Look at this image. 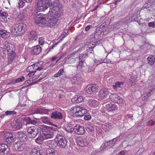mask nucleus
Here are the masks:
<instances>
[{"label": "nucleus", "instance_id": "nucleus-1", "mask_svg": "<svg viewBox=\"0 0 155 155\" xmlns=\"http://www.w3.org/2000/svg\"><path fill=\"white\" fill-rule=\"evenodd\" d=\"M48 15V16L46 18H44L40 15H35L34 18L36 24L39 25H42L50 27L55 25L58 20L57 18L49 14V13Z\"/></svg>", "mask_w": 155, "mask_h": 155}, {"label": "nucleus", "instance_id": "nucleus-2", "mask_svg": "<svg viewBox=\"0 0 155 155\" xmlns=\"http://www.w3.org/2000/svg\"><path fill=\"white\" fill-rule=\"evenodd\" d=\"M51 4L53 7L51 10L50 8V11L49 12V14L51 15L55 18H57L58 20L61 14L60 11L62 6L61 2L59 0H56L52 3L51 2Z\"/></svg>", "mask_w": 155, "mask_h": 155}, {"label": "nucleus", "instance_id": "nucleus-3", "mask_svg": "<svg viewBox=\"0 0 155 155\" xmlns=\"http://www.w3.org/2000/svg\"><path fill=\"white\" fill-rule=\"evenodd\" d=\"M2 45L3 48L8 51V64L11 63L15 58L16 55L15 52L13 51V49L14 48L13 45L9 43L8 41H5L3 42Z\"/></svg>", "mask_w": 155, "mask_h": 155}, {"label": "nucleus", "instance_id": "nucleus-4", "mask_svg": "<svg viewBox=\"0 0 155 155\" xmlns=\"http://www.w3.org/2000/svg\"><path fill=\"white\" fill-rule=\"evenodd\" d=\"M55 139L56 142L55 140H51L48 141V143L51 144V146L50 147L52 148H55L57 144L61 148H65L67 145L68 141L64 137L60 135H58Z\"/></svg>", "mask_w": 155, "mask_h": 155}, {"label": "nucleus", "instance_id": "nucleus-5", "mask_svg": "<svg viewBox=\"0 0 155 155\" xmlns=\"http://www.w3.org/2000/svg\"><path fill=\"white\" fill-rule=\"evenodd\" d=\"M71 109L72 116L74 117H81L87 113L85 108L79 106H74Z\"/></svg>", "mask_w": 155, "mask_h": 155}, {"label": "nucleus", "instance_id": "nucleus-6", "mask_svg": "<svg viewBox=\"0 0 155 155\" xmlns=\"http://www.w3.org/2000/svg\"><path fill=\"white\" fill-rule=\"evenodd\" d=\"M51 0H36V9L38 11H45L50 6Z\"/></svg>", "mask_w": 155, "mask_h": 155}, {"label": "nucleus", "instance_id": "nucleus-7", "mask_svg": "<svg viewBox=\"0 0 155 155\" xmlns=\"http://www.w3.org/2000/svg\"><path fill=\"white\" fill-rule=\"evenodd\" d=\"M38 129L40 131H42L43 137L44 139H46L53 138L54 133L49 127L42 125L39 127Z\"/></svg>", "mask_w": 155, "mask_h": 155}, {"label": "nucleus", "instance_id": "nucleus-8", "mask_svg": "<svg viewBox=\"0 0 155 155\" xmlns=\"http://www.w3.org/2000/svg\"><path fill=\"white\" fill-rule=\"evenodd\" d=\"M26 25L23 23L16 24L12 28V32L16 35H20L24 33L26 29Z\"/></svg>", "mask_w": 155, "mask_h": 155}, {"label": "nucleus", "instance_id": "nucleus-9", "mask_svg": "<svg viewBox=\"0 0 155 155\" xmlns=\"http://www.w3.org/2000/svg\"><path fill=\"white\" fill-rule=\"evenodd\" d=\"M28 137L30 138L35 137L38 133V128L34 126L29 127L27 130Z\"/></svg>", "mask_w": 155, "mask_h": 155}, {"label": "nucleus", "instance_id": "nucleus-10", "mask_svg": "<svg viewBox=\"0 0 155 155\" xmlns=\"http://www.w3.org/2000/svg\"><path fill=\"white\" fill-rule=\"evenodd\" d=\"M117 138L113 139L110 141H107L105 143H103L101 146V150H104L110 147H112L117 140Z\"/></svg>", "mask_w": 155, "mask_h": 155}, {"label": "nucleus", "instance_id": "nucleus-11", "mask_svg": "<svg viewBox=\"0 0 155 155\" xmlns=\"http://www.w3.org/2000/svg\"><path fill=\"white\" fill-rule=\"evenodd\" d=\"M3 138L8 144H12L15 140V138L12 133H6L4 134Z\"/></svg>", "mask_w": 155, "mask_h": 155}, {"label": "nucleus", "instance_id": "nucleus-12", "mask_svg": "<svg viewBox=\"0 0 155 155\" xmlns=\"http://www.w3.org/2000/svg\"><path fill=\"white\" fill-rule=\"evenodd\" d=\"M13 145L15 150L19 151H23L26 147L25 144L22 141H17Z\"/></svg>", "mask_w": 155, "mask_h": 155}, {"label": "nucleus", "instance_id": "nucleus-13", "mask_svg": "<svg viewBox=\"0 0 155 155\" xmlns=\"http://www.w3.org/2000/svg\"><path fill=\"white\" fill-rule=\"evenodd\" d=\"M76 140L77 144L82 147L87 146L89 143L87 139L84 137L77 138Z\"/></svg>", "mask_w": 155, "mask_h": 155}, {"label": "nucleus", "instance_id": "nucleus-14", "mask_svg": "<svg viewBox=\"0 0 155 155\" xmlns=\"http://www.w3.org/2000/svg\"><path fill=\"white\" fill-rule=\"evenodd\" d=\"M41 62H37L28 67L27 69V71H28L32 69L34 70V71H35L36 72L37 71H41L42 69V66L40 64Z\"/></svg>", "mask_w": 155, "mask_h": 155}, {"label": "nucleus", "instance_id": "nucleus-15", "mask_svg": "<svg viewBox=\"0 0 155 155\" xmlns=\"http://www.w3.org/2000/svg\"><path fill=\"white\" fill-rule=\"evenodd\" d=\"M111 101L117 103H121L122 102V98L117 94H111L110 96Z\"/></svg>", "mask_w": 155, "mask_h": 155}, {"label": "nucleus", "instance_id": "nucleus-16", "mask_svg": "<svg viewBox=\"0 0 155 155\" xmlns=\"http://www.w3.org/2000/svg\"><path fill=\"white\" fill-rule=\"evenodd\" d=\"M51 117L55 120H60L62 119L63 115L61 112L58 111H55L52 113Z\"/></svg>", "mask_w": 155, "mask_h": 155}, {"label": "nucleus", "instance_id": "nucleus-17", "mask_svg": "<svg viewBox=\"0 0 155 155\" xmlns=\"http://www.w3.org/2000/svg\"><path fill=\"white\" fill-rule=\"evenodd\" d=\"M27 37L29 41H32L33 40H35L37 37V33L35 31L32 30L28 32Z\"/></svg>", "mask_w": 155, "mask_h": 155}, {"label": "nucleus", "instance_id": "nucleus-18", "mask_svg": "<svg viewBox=\"0 0 155 155\" xmlns=\"http://www.w3.org/2000/svg\"><path fill=\"white\" fill-rule=\"evenodd\" d=\"M74 130L75 133L78 135L83 134L85 132L84 127L79 125L75 126L74 127Z\"/></svg>", "mask_w": 155, "mask_h": 155}, {"label": "nucleus", "instance_id": "nucleus-19", "mask_svg": "<svg viewBox=\"0 0 155 155\" xmlns=\"http://www.w3.org/2000/svg\"><path fill=\"white\" fill-rule=\"evenodd\" d=\"M109 94V92L107 89L105 88H103L99 93V95L101 99L106 97Z\"/></svg>", "mask_w": 155, "mask_h": 155}, {"label": "nucleus", "instance_id": "nucleus-20", "mask_svg": "<svg viewBox=\"0 0 155 155\" xmlns=\"http://www.w3.org/2000/svg\"><path fill=\"white\" fill-rule=\"evenodd\" d=\"M16 135L19 139L22 141H26L27 140V136L22 131L16 133Z\"/></svg>", "mask_w": 155, "mask_h": 155}, {"label": "nucleus", "instance_id": "nucleus-21", "mask_svg": "<svg viewBox=\"0 0 155 155\" xmlns=\"http://www.w3.org/2000/svg\"><path fill=\"white\" fill-rule=\"evenodd\" d=\"M102 29H99L98 28H96V32L91 35V36L92 38L94 37L96 39H98L100 38L101 37V35H102V32H101Z\"/></svg>", "mask_w": 155, "mask_h": 155}, {"label": "nucleus", "instance_id": "nucleus-22", "mask_svg": "<svg viewBox=\"0 0 155 155\" xmlns=\"http://www.w3.org/2000/svg\"><path fill=\"white\" fill-rule=\"evenodd\" d=\"M12 126L13 127L18 129L21 127L22 124L20 120L17 119L13 121Z\"/></svg>", "mask_w": 155, "mask_h": 155}, {"label": "nucleus", "instance_id": "nucleus-23", "mask_svg": "<svg viewBox=\"0 0 155 155\" xmlns=\"http://www.w3.org/2000/svg\"><path fill=\"white\" fill-rule=\"evenodd\" d=\"M41 49L40 46L37 45L34 47L32 51V54L34 55H37L39 54L41 51Z\"/></svg>", "mask_w": 155, "mask_h": 155}, {"label": "nucleus", "instance_id": "nucleus-24", "mask_svg": "<svg viewBox=\"0 0 155 155\" xmlns=\"http://www.w3.org/2000/svg\"><path fill=\"white\" fill-rule=\"evenodd\" d=\"M7 13L6 12L4 11L1 12L0 14V21L2 22H6L7 21Z\"/></svg>", "mask_w": 155, "mask_h": 155}, {"label": "nucleus", "instance_id": "nucleus-25", "mask_svg": "<svg viewBox=\"0 0 155 155\" xmlns=\"http://www.w3.org/2000/svg\"><path fill=\"white\" fill-rule=\"evenodd\" d=\"M81 81V78L80 76L78 74L74 76L71 79V81L73 84H77Z\"/></svg>", "mask_w": 155, "mask_h": 155}, {"label": "nucleus", "instance_id": "nucleus-26", "mask_svg": "<svg viewBox=\"0 0 155 155\" xmlns=\"http://www.w3.org/2000/svg\"><path fill=\"white\" fill-rule=\"evenodd\" d=\"M16 0H4L3 1L4 4L3 5L6 8H8L11 5H12Z\"/></svg>", "mask_w": 155, "mask_h": 155}, {"label": "nucleus", "instance_id": "nucleus-27", "mask_svg": "<svg viewBox=\"0 0 155 155\" xmlns=\"http://www.w3.org/2000/svg\"><path fill=\"white\" fill-rule=\"evenodd\" d=\"M97 90V86L96 84H93L91 87L88 88L87 91L88 94H91L92 92H96Z\"/></svg>", "mask_w": 155, "mask_h": 155}, {"label": "nucleus", "instance_id": "nucleus-28", "mask_svg": "<svg viewBox=\"0 0 155 155\" xmlns=\"http://www.w3.org/2000/svg\"><path fill=\"white\" fill-rule=\"evenodd\" d=\"M47 155H58L57 150L54 149L49 148L46 150Z\"/></svg>", "mask_w": 155, "mask_h": 155}, {"label": "nucleus", "instance_id": "nucleus-29", "mask_svg": "<svg viewBox=\"0 0 155 155\" xmlns=\"http://www.w3.org/2000/svg\"><path fill=\"white\" fill-rule=\"evenodd\" d=\"M8 148L7 145L4 143L0 144V155H4L5 153V151Z\"/></svg>", "mask_w": 155, "mask_h": 155}, {"label": "nucleus", "instance_id": "nucleus-30", "mask_svg": "<svg viewBox=\"0 0 155 155\" xmlns=\"http://www.w3.org/2000/svg\"><path fill=\"white\" fill-rule=\"evenodd\" d=\"M10 33L5 30H0V36L4 38H6L10 36Z\"/></svg>", "mask_w": 155, "mask_h": 155}, {"label": "nucleus", "instance_id": "nucleus-31", "mask_svg": "<svg viewBox=\"0 0 155 155\" xmlns=\"http://www.w3.org/2000/svg\"><path fill=\"white\" fill-rule=\"evenodd\" d=\"M123 84L124 82H123L117 81L115 83L114 85H113L112 87L113 89L115 91H117L118 89L121 88V85H123Z\"/></svg>", "mask_w": 155, "mask_h": 155}, {"label": "nucleus", "instance_id": "nucleus-32", "mask_svg": "<svg viewBox=\"0 0 155 155\" xmlns=\"http://www.w3.org/2000/svg\"><path fill=\"white\" fill-rule=\"evenodd\" d=\"M50 111V110L48 109H46L45 108H41V109H37V113L40 114H48V112Z\"/></svg>", "mask_w": 155, "mask_h": 155}, {"label": "nucleus", "instance_id": "nucleus-33", "mask_svg": "<svg viewBox=\"0 0 155 155\" xmlns=\"http://www.w3.org/2000/svg\"><path fill=\"white\" fill-rule=\"evenodd\" d=\"M31 154V155H45L44 153L39 151L35 148L32 149Z\"/></svg>", "mask_w": 155, "mask_h": 155}, {"label": "nucleus", "instance_id": "nucleus-34", "mask_svg": "<svg viewBox=\"0 0 155 155\" xmlns=\"http://www.w3.org/2000/svg\"><path fill=\"white\" fill-rule=\"evenodd\" d=\"M107 109L109 111L114 110L116 108V106L114 104L109 103L106 105Z\"/></svg>", "mask_w": 155, "mask_h": 155}, {"label": "nucleus", "instance_id": "nucleus-35", "mask_svg": "<svg viewBox=\"0 0 155 155\" xmlns=\"http://www.w3.org/2000/svg\"><path fill=\"white\" fill-rule=\"evenodd\" d=\"M40 120L45 124L49 125H51V123L50 121V118L48 117H42L41 118Z\"/></svg>", "mask_w": 155, "mask_h": 155}, {"label": "nucleus", "instance_id": "nucleus-36", "mask_svg": "<svg viewBox=\"0 0 155 155\" xmlns=\"http://www.w3.org/2000/svg\"><path fill=\"white\" fill-rule=\"evenodd\" d=\"M147 59L148 61V64L150 65H153L154 62H155V57L152 55H150L148 57Z\"/></svg>", "mask_w": 155, "mask_h": 155}, {"label": "nucleus", "instance_id": "nucleus-37", "mask_svg": "<svg viewBox=\"0 0 155 155\" xmlns=\"http://www.w3.org/2000/svg\"><path fill=\"white\" fill-rule=\"evenodd\" d=\"M74 99L75 100V102L76 103H79L82 101L83 98L82 96L77 95L75 96Z\"/></svg>", "mask_w": 155, "mask_h": 155}, {"label": "nucleus", "instance_id": "nucleus-38", "mask_svg": "<svg viewBox=\"0 0 155 155\" xmlns=\"http://www.w3.org/2000/svg\"><path fill=\"white\" fill-rule=\"evenodd\" d=\"M111 125L110 124L106 123L102 125V128L105 131L108 130L110 128Z\"/></svg>", "mask_w": 155, "mask_h": 155}, {"label": "nucleus", "instance_id": "nucleus-39", "mask_svg": "<svg viewBox=\"0 0 155 155\" xmlns=\"http://www.w3.org/2000/svg\"><path fill=\"white\" fill-rule=\"evenodd\" d=\"M94 62L96 65V66L95 65L93 66V68H95L96 66H97L98 65L104 62V60L100 59H95V60H94Z\"/></svg>", "mask_w": 155, "mask_h": 155}, {"label": "nucleus", "instance_id": "nucleus-40", "mask_svg": "<svg viewBox=\"0 0 155 155\" xmlns=\"http://www.w3.org/2000/svg\"><path fill=\"white\" fill-rule=\"evenodd\" d=\"M44 139V138L43 137V135L42 136L40 135L35 139V140L37 143L41 144L43 140Z\"/></svg>", "mask_w": 155, "mask_h": 155}, {"label": "nucleus", "instance_id": "nucleus-41", "mask_svg": "<svg viewBox=\"0 0 155 155\" xmlns=\"http://www.w3.org/2000/svg\"><path fill=\"white\" fill-rule=\"evenodd\" d=\"M64 72V69L63 68L61 69L57 73L54 75V77L56 78L59 77L62 75Z\"/></svg>", "mask_w": 155, "mask_h": 155}, {"label": "nucleus", "instance_id": "nucleus-42", "mask_svg": "<svg viewBox=\"0 0 155 155\" xmlns=\"http://www.w3.org/2000/svg\"><path fill=\"white\" fill-rule=\"evenodd\" d=\"M89 104L91 106L95 107L97 104V101L94 100H91L89 102Z\"/></svg>", "mask_w": 155, "mask_h": 155}, {"label": "nucleus", "instance_id": "nucleus-43", "mask_svg": "<svg viewBox=\"0 0 155 155\" xmlns=\"http://www.w3.org/2000/svg\"><path fill=\"white\" fill-rule=\"evenodd\" d=\"M152 2H149V1L146 2L144 5L143 7L144 8H147L150 7L152 5Z\"/></svg>", "mask_w": 155, "mask_h": 155}, {"label": "nucleus", "instance_id": "nucleus-44", "mask_svg": "<svg viewBox=\"0 0 155 155\" xmlns=\"http://www.w3.org/2000/svg\"><path fill=\"white\" fill-rule=\"evenodd\" d=\"M6 115H15L16 114V112L15 111H7L5 112Z\"/></svg>", "mask_w": 155, "mask_h": 155}, {"label": "nucleus", "instance_id": "nucleus-45", "mask_svg": "<svg viewBox=\"0 0 155 155\" xmlns=\"http://www.w3.org/2000/svg\"><path fill=\"white\" fill-rule=\"evenodd\" d=\"M86 56V54H80L79 56L80 60H81V61H84V59Z\"/></svg>", "mask_w": 155, "mask_h": 155}, {"label": "nucleus", "instance_id": "nucleus-46", "mask_svg": "<svg viewBox=\"0 0 155 155\" xmlns=\"http://www.w3.org/2000/svg\"><path fill=\"white\" fill-rule=\"evenodd\" d=\"M24 0H19L18 2V6L20 8L23 7L25 5V2H24Z\"/></svg>", "mask_w": 155, "mask_h": 155}, {"label": "nucleus", "instance_id": "nucleus-47", "mask_svg": "<svg viewBox=\"0 0 155 155\" xmlns=\"http://www.w3.org/2000/svg\"><path fill=\"white\" fill-rule=\"evenodd\" d=\"M25 79V78L24 76H21L19 78L17 79L16 81L15 82L17 83L19 82H20L22 81H24Z\"/></svg>", "mask_w": 155, "mask_h": 155}, {"label": "nucleus", "instance_id": "nucleus-48", "mask_svg": "<svg viewBox=\"0 0 155 155\" xmlns=\"http://www.w3.org/2000/svg\"><path fill=\"white\" fill-rule=\"evenodd\" d=\"M39 43L41 45H43L44 43V38L43 37H41L39 39Z\"/></svg>", "mask_w": 155, "mask_h": 155}, {"label": "nucleus", "instance_id": "nucleus-49", "mask_svg": "<svg viewBox=\"0 0 155 155\" xmlns=\"http://www.w3.org/2000/svg\"><path fill=\"white\" fill-rule=\"evenodd\" d=\"M29 71V73L28 74V75L29 77H31L33 76L35 74L36 72L35 71Z\"/></svg>", "mask_w": 155, "mask_h": 155}, {"label": "nucleus", "instance_id": "nucleus-50", "mask_svg": "<svg viewBox=\"0 0 155 155\" xmlns=\"http://www.w3.org/2000/svg\"><path fill=\"white\" fill-rule=\"evenodd\" d=\"M66 53L65 52H64L62 54H61V56L60 57V58H58L57 60L56 61V63H56L58 62L61 58H63L64 56H65L66 55Z\"/></svg>", "mask_w": 155, "mask_h": 155}, {"label": "nucleus", "instance_id": "nucleus-51", "mask_svg": "<svg viewBox=\"0 0 155 155\" xmlns=\"http://www.w3.org/2000/svg\"><path fill=\"white\" fill-rule=\"evenodd\" d=\"M144 150V149L143 148H140L137 152V153L138 154H141L143 152Z\"/></svg>", "mask_w": 155, "mask_h": 155}, {"label": "nucleus", "instance_id": "nucleus-52", "mask_svg": "<svg viewBox=\"0 0 155 155\" xmlns=\"http://www.w3.org/2000/svg\"><path fill=\"white\" fill-rule=\"evenodd\" d=\"M155 124V122L152 120H150L147 123V125L150 126L153 125Z\"/></svg>", "mask_w": 155, "mask_h": 155}, {"label": "nucleus", "instance_id": "nucleus-53", "mask_svg": "<svg viewBox=\"0 0 155 155\" xmlns=\"http://www.w3.org/2000/svg\"><path fill=\"white\" fill-rule=\"evenodd\" d=\"M148 26L149 27H155V22H150L148 23Z\"/></svg>", "mask_w": 155, "mask_h": 155}, {"label": "nucleus", "instance_id": "nucleus-54", "mask_svg": "<svg viewBox=\"0 0 155 155\" xmlns=\"http://www.w3.org/2000/svg\"><path fill=\"white\" fill-rule=\"evenodd\" d=\"M60 42H58L54 44L52 46H51L50 48H49V50L48 51H48H50L56 45H57Z\"/></svg>", "mask_w": 155, "mask_h": 155}, {"label": "nucleus", "instance_id": "nucleus-55", "mask_svg": "<svg viewBox=\"0 0 155 155\" xmlns=\"http://www.w3.org/2000/svg\"><path fill=\"white\" fill-rule=\"evenodd\" d=\"M26 11L25 10H24L23 11L20 12V15H22V17H24L26 15Z\"/></svg>", "mask_w": 155, "mask_h": 155}, {"label": "nucleus", "instance_id": "nucleus-56", "mask_svg": "<svg viewBox=\"0 0 155 155\" xmlns=\"http://www.w3.org/2000/svg\"><path fill=\"white\" fill-rule=\"evenodd\" d=\"M91 116L90 115H85L84 116V118L85 120H89L91 119Z\"/></svg>", "mask_w": 155, "mask_h": 155}, {"label": "nucleus", "instance_id": "nucleus-57", "mask_svg": "<svg viewBox=\"0 0 155 155\" xmlns=\"http://www.w3.org/2000/svg\"><path fill=\"white\" fill-rule=\"evenodd\" d=\"M130 81H134L135 82L136 81V78L135 77L131 76L130 77Z\"/></svg>", "mask_w": 155, "mask_h": 155}, {"label": "nucleus", "instance_id": "nucleus-58", "mask_svg": "<svg viewBox=\"0 0 155 155\" xmlns=\"http://www.w3.org/2000/svg\"><path fill=\"white\" fill-rule=\"evenodd\" d=\"M91 27L92 25H89L87 26L85 28V30L86 31H88L91 29Z\"/></svg>", "mask_w": 155, "mask_h": 155}, {"label": "nucleus", "instance_id": "nucleus-59", "mask_svg": "<svg viewBox=\"0 0 155 155\" xmlns=\"http://www.w3.org/2000/svg\"><path fill=\"white\" fill-rule=\"evenodd\" d=\"M30 123L32 124H35L37 123V121L35 120H30Z\"/></svg>", "mask_w": 155, "mask_h": 155}, {"label": "nucleus", "instance_id": "nucleus-60", "mask_svg": "<svg viewBox=\"0 0 155 155\" xmlns=\"http://www.w3.org/2000/svg\"><path fill=\"white\" fill-rule=\"evenodd\" d=\"M80 61L79 62V65L80 66H83V64L84 61H81V60H80Z\"/></svg>", "mask_w": 155, "mask_h": 155}, {"label": "nucleus", "instance_id": "nucleus-61", "mask_svg": "<svg viewBox=\"0 0 155 155\" xmlns=\"http://www.w3.org/2000/svg\"><path fill=\"white\" fill-rule=\"evenodd\" d=\"M28 3H31L32 0H24Z\"/></svg>", "mask_w": 155, "mask_h": 155}, {"label": "nucleus", "instance_id": "nucleus-62", "mask_svg": "<svg viewBox=\"0 0 155 155\" xmlns=\"http://www.w3.org/2000/svg\"><path fill=\"white\" fill-rule=\"evenodd\" d=\"M89 127H87V128L90 129V130H92L94 129V128L91 126H89Z\"/></svg>", "mask_w": 155, "mask_h": 155}, {"label": "nucleus", "instance_id": "nucleus-63", "mask_svg": "<svg viewBox=\"0 0 155 155\" xmlns=\"http://www.w3.org/2000/svg\"><path fill=\"white\" fill-rule=\"evenodd\" d=\"M58 58L57 57H55V56H54L51 59V61H53L54 60H55L57 59Z\"/></svg>", "mask_w": 155, "mask_h": 155}, {"label": "nucleus", "instance_id": "nucleus-64", "mask_svg": "<svg viewBox=\"0 0 155 155\" xmlns=\"http://www.w3.org/2000/svg\"><path fill=\"white\" fill-rule=\"evenodd\" d=\"M125 152L124 151H122L120 152V155H124Z\"/></svg>", "mask_w": 155, "mask_h": 155}]
</instances>
